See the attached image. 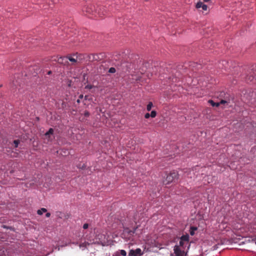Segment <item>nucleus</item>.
Returning a JSON list of instances; mask_svg holds the SVG:
<instances>
[{
    "mask_svg": "<svg viewBox=\"0 0 256 256\" xmlns=\"http://www.w3.org/2000/svg\"><path fill=\"white\" fill-rule=\"evenodd\" d=\"M84 97L83 96V94H80V96H79V98L78 99H82V98Z\"/></svg>",
    "mask_w": 256,
    "mask_h": 256,
    "instance_id": "31",
    "label": "nucleus"
},
{
    "mask_svg": "<svg viewBox=\"0 0 256 256\" xmlns=\"http://www.w3.org/2000/svg\"><path fill=\"white\" fill-rule=\"evenodd\" d=\"M170 256H172V254Z\"/></svg>",
    "mask_w": 256,
    "mask_h": 256,
    "instance_id": "36",
    "label": "nucleus"
},
{
    "mask_svg": "<svg viewBox=\"0 0 256 256\" xmlns=\"http://www.w3.org/2000/svg\"><path fill=\"white\" fill-rule=\"evenodd\" d=\"M54 2L56 3L59 2L60 0H52Z\"/></svg>",
    "mask_w": 256,
    "mask_h": 256,
    "instance_id": "30",
    "label": "nucleus"
},
{
    "mask_svg": "<svg viewBox=\"0 0 256 256\" xmlns=\"http://www.w3.org/2000/svg\"><path fill=\"white\" fill-rule=\"evenodd\" d=\"M185 244H186L185 242L182 241V240H180L179 242L180 246L184 247L185 246Z\"/></svg>",
    "mask_w": 256,
    "mask_h": 256,
    "instance_id": "17",
    "label": "nucleus"
},
{
    "mask_svg": "<svg viewBox=\"0 0 256 256\" xmlns=\"http://www.w3.org/2000/svg\"><path fill=\"white\" fill-rule=\"evenodd\" d=\"M204 2H210V0H202Z\"/></svg>",
    "mask_w": 256,
    "mask_h": 256,
    "instance_id": "32",
    "label": "nucleus"
},
{
    "mask_svg": "<svg viewBox=\"0 0 256 256\" xmlns=\"http://www.w3.org/2000/svg\"><path fill=\"white\" fill-rule=\"evenodd\" d=\"M82 11L84 13H86V14L94 15V17L96 16V14L97 13L101 18L106 15L107 13L106 10L104 7H100L98 9L96 10L94 6L92 5L84 6L82 8Z\"/></svg>",
    "mask_w": 256,
    "mask_h": 256,
    "instance_id": "1",
    "label": "nucleus"
},
{
    "mask_svg": "<svg viewBox=\"0 0 256 256\" xmlns=\"http://www.w3.org/2000/svg\"><path fill=\"white\" fill-rule=\"evenodd\" d=\"M226 102H227L226 100H221L220 102H219V103H220V104H224Z\"/></svg>",
    "mask_w": 256,
    "mask_h": 256,
    "instance_id": "26",
    "label": "nucleus"
},
{
    "mask_svg": "<svg viewBox=\"0 0 256 256\" xmlns=\"http://www.w3.org/2000/svg\"><path fill=\"white\" fill-rule=\"evenodd\" d=\"M204 3L202 2H198L196 4V8H201L202 6L204 5Z\"/></svg>",
    "mask_w": 256,
    "mask_h": 256,
    "instance_id": "14",
    "label": "nucleus"
},
{
    "mask_svg": "<svg viewBox=\"0 0 256 256\" xmlns=\"http://www.w3.org/2000/svg\"><path fill=\"white\" fill-rule=\"evenodd\" d=\"M54 132V130L52 128H50L49 130L45 134V136H49L50 134H52Z\"/></svg>",
    "mask_w": 256,
    "mask_h": 256,
    "instance_id": "13",
    "label": "nucleus"
},
{
    "mask_svg": "<svg viewBox=\"0 0 256 256\" xmlns=\"http://www.w3.org/2000/svg\"><path fill=\"white\" fill-rule=\"evenodd\" d=\"M94 56L93 54H91V55L89 56V58L90 60V59H92L91 57H92V60H94Z\"/></svg>",
    "mask_w": 256,
    "mask_h": 256,
    "instance_id": "28",
    "label": "nucleus"
},
{
    "mask_svg": "<svg viewBox=\"0 0 256 256\" xmlns=\"http://www.w3.org/2000/svg\"><path fill=\"white\" fill-rule=\"evenodd\" d=\"M150 116V114L149 113H146L144 115V118H148Z\"/></svg>",
    "mask_w": 256,
    "mask_h": 256,
    "instance_id": "24",
    "label": "nucleus"
},
{
    "mask_svg": "<svg viewBox=\"0 0 256 256\" xmlns=\"http://www.w3.org/2000/svg\"><path fill=\"white\" fill-rule=\"evenodd\" d=\"M156 116V112L155 110H152L150 114V116L152 118H155Z\"/></svg>",
    "mask_w": 256,
    "mask_h": 256,
    "instance_id": "16",
    "label": "nucleus"
},
{
    "mask_svg": "<svg viewBox=\"0 0 256 256\" xmlns=\"http://www.w3.org/2000/svg\"><path fill=\"white\" fill-rule=\"evenodd\" d=\"M197 229H198L197 228L195 227V226H192V227H190V234L192 236L194 235V232H195L196 230H197Z\"/></svg>",
    "mask_w": 256,
    "mask_h": 256,
    "instance_id": "9",
    "label": "nucleus"
},
{
    "mask_svg": "<svg viewBox=\"0 0 256 256\" xmlns=\"http://www.w3.org/2000/svg\"><path fill=\"white\" fill-rule=\"evenodd\" d=\"M178 178V173L176 171L170 172L167 176L166 179V184H168Z\"/></svg>",
    "mask_w": 256,
    "mask_h": 256,
    "instance_id": "3",
    "label": "nucleus"
},
{
    "mask_svg": "<svg viewBox=\"0 0 256 256\" xmlns=\"http://www.w3.org/2000/svg\"><path fill=\"white\" fill-rule=\"evenodd\" d=\"M88 227V224H84L83 226V228L84 229H87Z\"/></svg>",
    "mask_w": 256,
    "mask_h": 256,
    "instance_id": "25",
    "label": "nucleus"
},
{
    "mask_svg": "<svg viewBox=\"0 0 256 256\" xmlns=\"http://www.w3.org/2000/svg\"><path fill=\"white\" fill-rule=\"evenodd\" d=\"M152 106H153L152 102H149L148 104L146 106V110L148 111H150L151 110L152 108Z\"/></svg>",
    "mask_w": 256,
    "mask_h": 256,
    "instance_id": "11",
    "label": "nucleus"
},
{
    "mask_svg": "<svg viewBox=\"0 0 256 256\" xmlns=\"http://www.w3.org/2000/svg\"><path fill=\"white\" fill-rule=\"evenodd\" d=\"M174 250L176 256H186L184 251L181 250L178 246H175Z\"/></svg>",
    "mask_w": 256,
    "mask_h": 256,
    "instance_id": "5",
    "label": "nucleus"
},
{
    "mask_svg": "<svg viewBox=\"0 0 256 256\" xmlns=\"http://www.w3.org/2000/svg\"><path fill=\"white\" fill-rule=\"evenodd\" d=\"M50 216V212H47L46 214V217L48 218Z\"/></svg>",
    "mask_w": 256,
    "mask_h": 256,
    "instance_id": "29",
    "label": "nucleus"
},
{
    "mask_svg": "<svg viewBox=\"0 0 256 256\" xmlns=\"http://www.w3.org/2000/svg\"><path fill=\"white\" fill-rule=\"evenodd\" d=\"M52 74V72L50 70L48 72V75L50 74Z\"/></svg>",
    "mask_w": 256,
    "mask_h": 256,
    "instance_id": "33",
    "label": "nucleus"
},
{
    "mask_svg": "<svg viewBox=\"0 0 256 256\" xmlns=\"http://www.w3.org/2000/svg\"><path fill=\"white\" fill-rule=\"evenodd\" d=\"M80 99H78V100H76V102H77L78 104L80 103Z\"/></svg>",
    "mask_w": 256,
    "mask_h": 256,
    "instance_id": "34",
    "label": "nucleus"
},
{
    "mask_svg": "<svg viewBox=\"0 0 256 256\" xmlns=\"http://www.w3.org/2000/svg\"><path fill=\"white\" fill-rule=\"evenodd\" d=\"M120 254L122 256H126V251L123 250H120Z\"/></svg>",
    "mask_w": 256,
    "mask_h": 256,
    "instance_id": "19",
    "label": "nucleus"
},
{
    "mask_svg": "<svg viewBox=\"0 0 256 256\" xmlns=\"http://www.w3.org/2000/svg\"><path fill=\"white\" fill-rule=\"evenodd\" d=\"M94 87V86H93V85L88 84L85 86V88L90 90V89H92V88H93Z\"/></svg>",
    "mask_w": 256,
    "mask_h": 256,
    "instance_id": "21",
    "label": "nucleus"
},
{
    "mask_svg": "<svg viewBox=\"0 0 256 256\" xmlns=\"http://www.w3.org/2000/svg\"><path fill=\"white\" fill-rule=\"evenodd\" d=\"M20 143V140H14V147L15 148H17L18 146V144Z\"/></svg>",
    "mask_w": 256,
    "mask_h": 256,
    "instance_id": "18",
    "label": "nucleus"
},
{
    "mask_svg": "<svg viewBox=\"0 0 256 256\" xmlns=\"http://www.w3.org/2000/svg\"><path fill=\"white\" fill-rule=\"evenodd\" d=\"M180 240H182V241L185 242L186 244H188L189 241V236L188 234L183 235L181 236Z\"/></svg>",
    "mask_w": 256,
    "mask_h": 256,
    "instance_id": "8",
    "label": "nucleus"
},
{
    "mask_svg": "<svg viewBox=\"0 0 256 256\" xmlns=\"http://www.w3.org/2000/svg\"><path fill=\"white\" fill-rule=\"evenodd\" d=\"M47 212V210L46 208H42L40 210H38L37 212V213L39 215H42L43 212Z\"/></svg>",
    "mask_w": 256,
    "mask_h": 256,
    "instance_id": "10",
    "label": "nucleus"
},
{
    "mask_svg": "<svg viewBox=\"0 0 256 256\" xmlns=\"http://www.w3.org/2000/svg\"><path fill=\"white\" fill-rule=\"evenodd\" d=\"M90 115V114L88 112H84V116H88Z\"/></svg>",
    "mask_w": 256,
    "mask_h": 256,
    "instance_id": "27",
    "label": "nucleus"
},
{
    "mask_svg": "<svg viewBox=\"0 0 256 256\" xmlns=\"http://www.w3.org/2000/svg\"><path fill=\"white\" fill-rule=\"evenodd\" d=\"M74 56H67L66 58H60L58 60V62L60 63H62V62H63V60H68L70 61L71 62H72L73 63H76L78 62V56H76V58H74Z\"/></svg>",
    "mask_w": 256,
    "mask_h": 256,
    "instance_id": "4",
    "label": "nucleus"
},
{
    "mask_svg": "<svg viewBox=\"0 0 256 256\" xmlns=\"http://www.w3.org/2000/svg\"><path fill=\"white\" fill-rule=\"evenodd\" d=\"M78 167L80 168L84 169L86 167V166L84 164H83L82 165L80 164L78 166Z\"/></svg>",
    "mask_w": 256,
    "mask_h": 256,
    "instance_id": "22",
    "label": "nucleus"
},
{
    "mask_svg": "<svg viewBox=\"0 0 256 256\" xmlns=\"http://www.w3.org/2000/svg\"><path fill=\"white\" fill-rule=\"evenodd\" d=\"M138 226L134 228L132 230H130L128 228H124L122 234V238L125 239L130 240L133 236Z\"/></svg>",
    "mask_w": 256,
    "mask_h": 256,
    "instance_id": "2",
    "label": "nucleus"
},
{
    "mask_svg": "<svg viewBox=\"0 0 256 256\" xmlns=\"http://www.w3.org/2000/svg\"><path fill=\"white\" fill-rule=\"evenodd\" d=\"M4 228H8V226H4Z\"/></svg>",
    "mask_w": 256,
    "mask_h": 256,
    "instance_id": "35",
    "label": "nucleus"
},
{
    "mask_svg": "<svg viewBox=\"0 0 256 256\" xmlns=\"http://www.w3.org/2000/svg\"><path fill=\"white\" fill-rule=\"evenodd\" d=\"M208 102H209V103H210V104H211V105H212V106H219V105H220V103H218V102L216 103V102H214L213 100H210L208 101Z\"/></svg>",
    "mask_w": 256,
    "mask_h": 256,
    "instance_id": "12",
    "label": "nucleus"
},
{
    "mask_svg": "<svg viewBox=\"0 0 256 256\" xmlns=\"http://www.w3.org/2000/svg\"><path fill=\"white\" fill-rule=\"evenodd\" d=\"M116 71V69L114 68H110L108 70V72L110 73H114Z\"/></svg>",
    "mask_w": 256,
    "mask_h": 256,
    "instance_id": "20",
    "label": "nucleus"
},
{
    "mask_svg": "<svg viewBox=\"0 0 256 256\" xmlns=\"http://www.w3.org/2000/svg\"><path fill=\"white\" fill-rule=\"evenodd\" d=\"M142 254V250L140 248H138L135 250H131L129 253V256H140Z\"/></svg>",
    "mask_w": 256,
    "mask_h": 256,
    "instance_id": "7",
    "label": "nucleus"
},
{
    "mask_svg": "<svg viewBox=\"0 0 256 256\" xmlns=\"http://www.w3.org/2000/svg\"><path fill=\"white\" fill-rule=\"evenodd\" d=\"M98 238L100 243L104 246L108 243V237H106L104 234H100L98 236Z\"/></svg>",
    "mask_w": 256,
    "mask_h": 256,
    "instance_id": "6",
    "label": "nucleus"
},
{
    "mask_svg": "<svg viewBox=\"0 0 256 256\" xmlns=\"http://www.w3.org/2000/svg\"><path fill=\"white\" fill-rule=\"evenodd\" d=\"M89 244H90L88 242H82L80 244V246L86 248L87 246H88Z\"/></svg>",
    "mask_w": 256,
    "mask_h": 256,
    "instance_id": "15",
    "label": "nucleus"
},
{
    "mask_svg": "<svg viewBox=\"0 0 256 256\" xmlns=\"http://www.w3.org/2000/svg\"><path fill=\"white\" fill-rule=\"evenodd\" d=\"M202 10L206 11L208 9V6L206 4H204V5L202 6Z\"/></svg>",
    "mask_w": 256,
    "mask_h": 256,
    "instance_id": "23",
    "label": "nucleus"
}]
</instances>
